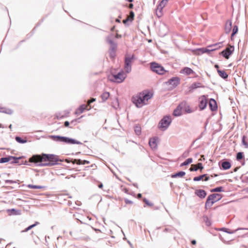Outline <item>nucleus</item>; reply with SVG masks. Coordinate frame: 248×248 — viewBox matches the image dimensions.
I'll return each instance as SVG.
<instances>
[{"mask_svg": "<svg viewBox=\"0 0 248 248\" xmlns=\"http://www.w3.org/2000/svg\"><path fill=\"white\" fill-rule=\"evenodd\" d=\"M171 122V117L170 115H165L158 123V128L162 131H165L169 127Z\"/></svg>", "mask_w": 248, "mask_h": 248, "instance_id": "obj_7", "label": "nucleus"}, {"mask_svg": "<svg viewBox=\"0 0 248 248\" xmlns=\"http://www.w3.org/2000/svg\"><path fill=\"white\" fill-rule=\"evenodd\" d=\"M39 223L37 221H36L34 224L31 225L29 226L28 227H27L25 230L21 231L22 232H27L33 228V227L36 226L38 224H39Z\"/></svg>", "mask_w": 248, "mask_h": 248, "instance_id": "obj_42", "label": "nucleus"}, {"mask_svg": "<svg viewBox=\"0 0 248 248\" xmlns=\"http://www.w3.org/2000/svg\"><path fill=\"white\" fill-rule=\"evenodd\" d=\"M160 29L164 30V32H160V35L164 36L168 33V28L165 24H163L160 26Z\"/></svg>", "mask_w": 248, "mask_h": 248, "instance_id": "obj_37", "label": "nucleus"}, {"mask_svg": "<svg viewBox=\"0 0 248 248\" xmlns=\"http://www.w3.org/2000/svg\"><path fill=\"white\" fill-rule=\"evenodd\" d=\"M133 20H132L130 17H127L126 19L123 20V23L124 24L125 26H128L129 25L130 23L132 22Z\"/></svg>", "mask_w": 248, "mask_h": 248, "instance_id": "obj_50", "label": "nucleus"}, {"mask_svg": "<svg viewBox=\"0 0 248 248\" xmlns=\"http://www.w3.org/2000/svg\"><path fill=\"white\" fill-rule=\"evenodd\" d=\"M202 217H203V221L205 222V223L207 226L209 227L212 225L211 221H210L209 217L207 216L204 215Z\"/></svg>", "mask_w": 248, "mask_h": 248, "instance_id": "obj_41", "label": "nucleus"}, {"mask_svg": "<svg viewBox=\"0 0 248 248\" xmlns=\"http://www.w3.org/2000/svg\"><path fill=\"white\" fill-rule=\"evenodd\" d=\"M150 64L151 70L158 75H163L169 72L161 64L155 62H152Z\"/></svg>", "mask_w": 248, "mask_h": 248, "instance_id": "obj_8", "label": "nucleus"}, {"mask_svg": "<svg viewBox=\"0 0 248 248\" xmlns=\"http://www.w3.org/2000/svg\"><path fill=\"white\" fill-rule=\"evenodd\" d=\"M218 166L221 170H228L232 167L231 160L227 159H223L220 160L218 163Z\"/></svg>", "mask_w": 248, "mask_h": 248, "instance_id": "obj_13", "label": "nucleus"}, {"mask_svg": "<svg viewBox=\"0 0 248 248\" xmlns=\"http://www.w3.org/2000/svg\"><path fill=\"white\" fill-rule=\"evenodd\" d=\"M7 212L9 215H18L21 214V211L16 210L15 208L10 209L7 210Z\"/></svg>", "mask_w": 248, "mask_h": 248, "instance_id": "obj_26", "label": "nucleus"}, {"mask_svg": "<svg viewBox=\"0 0 248 248\" xmlns=\"http://www.w3.org/2000/svg\"><path fill=\"white\" fill-rule=\"evenodd\" d=\"M180 73L181 74H185L186 76H189L192 74H195V72L191 68L188 67L183 68Z\"/></svg>", "mask_w": 248, "mask_h": 248, "instance_id": "obj_21", "label": "nucleus"}, {"mask_svg": "<svg viewBox=\"0 0 248 248\" xmlns=\"http://www.w3.org/2000/svg\"><path fill=\"white\" fill-rule=\"evenodd\" d=\"M234 51V46L227 47L219 53V55L222 56L225 59H229Z\"/></svg>", "mask_w": 248, "mask_h": 248, "instance_id": "obj_11", "label": "nucleus"}, {"mask_svg": "<svg viewBox=\"0 0 248 248\" xmlns=\"http://www.w3.org/2000/svg\"><path fill=\"white\" fill-rule=\"evenodd\" d=\"M106 42L110 45L109 49L112 50H116L117 47V44L110 38L109 36L107 37Z\"/></svg>", "mask_w": 248, "mask_h": 248, "instance_id": "obj_20", "label": "nucleus"}, {"mask_svg": "<svg viewBox=\"0 0 248 248\" xmlns=\"http://www.w3.org/2000/svg\"><path fill=\"white\" fill-rule=\"evenodd\" d=\"M130 18H131L132 20H134V16L135 14L132 11H130Z\"/></svg>", "mask_w": 248, "mask_h": 248, "instance_id": "obj_64", "label": "nucleus"}, {"mask_svg": "<svg viewBox=\"0 0 248 248\" xmlns=\"http://www.w3.org/2000/svg\"><path fill=\"white\" fill-rule=\"evenodd\" d=\"M136 60V56L132 54L131 56H125L124 60V68L126 73H129L132 70V64Z\"/></svg>", "mask_w": 248, "mask_h": 248, "instance_id": "obj_9", "label": "nucleus"}, {"mask_svg": "<svg viewBox=\"0 0 248 248\" xmlns=\"http://www.w3.org/2000/svg\"><path fill=\"white\" fill-rule=\"evenodd\" d=\"M15 140L17 142H18L19 143L24 144L27 142V140L23 139L19 136H16L15 138Z\"/></svg>", "mask_w": 248, "mask_h": 248, "instance_id": "obj_45", "label": "nucleus"}, {"mask_svg": "<svg viewBox=\"0 0 248 248\" xmlns=\"http://www.w3.org/2000/svg\"><path fill=\"white\" fill-rule=\"evenodd\" d=\"M12 159L11 155H8L6 157H1L0 158V163H4L10 161Z\"/></svg>", "mask_w": 248, "mask_h": 248, "instance_id": "obj_34", "label": "nucleus"}, {"mask_svg": "<svg viewBox=\"0 0 248 248\" xmlns=\"http://www.w3.org/2000/svg\"><path fill=\"white\" fill-rule=\"evenodd\" d=\"M127 75L123 69H121L117 74H114L111 72L110 75L108 76V79L112 82L117 83H122L126 78Z\"/></svg>", "mask_w": 248, "mask_h": 248, "instance_id": "obj_4", "label": "nucleus"}, {"mask_svg": "<svg viewBox=\"0 0 248 248\" xmlns=\"http://www.w3.org/2000/svg\"><path fill=\"white\" fill-rule=\"evenodd\" d=\"M75 161H77L76 164L78 165H85L90 164V161L87 160H81L80 159H77Z\"/></svg>", "mask_w": 248, "mask_h": 248, "instance_id": "obj_39", "label": "nucleus"}, {"mask_svg": "<svg viewBox=\"0 0 248 248\" xmlns=\"http://www.w3.org/2000/svg\"><path fill=\"white\" fill-rule=\"evenodd\" d=\"M217 74L219 76L224 80H227L228 78V74L226 73L225 70H218Z\"/></svg>", "mask_w": 248, "mask_h": 248, "instance_id": "obj_24", "label": "nucleus"}, {"mask_svg": "<svg viewBox=\"0 0 248 248\" xmlns=\"http://www.w3.org/2000/svg\"><path fill=\"white\" fill-rule=\"evenodd\" d=\"M142 201H143V202H144L148 206H153V203L152 202H150L146 198H142Z\"/></svg>", "mask_w": 248, "mask_h": 248, "instance_id": "obj_53", "label": "nucleus"}, {"mask_svg": "<svg viewBox=\"0 0 248 248\" xmlns=\"http://www.w3.org/2000/svg\"><path fill=\"white\" fill-rule=\"evenodd\" d=\"M248 230V228H238L235 230H231L229 228L223 227L219 229L220 231H222L223 232H226L229 234H233L235 232L239 230Z\"/></svg>", "mask_w": 248, "mask_h": 248, "instance_id": "obj_18", "label": "nucleus"}, {"mask_svg": "<svg viewBox=\"0 0 248 248\" xmlns=\"http://www.w3.org/2000/svg\"><path fill=\"white\" fill-rule=\"evenodd\" d=\"M158 138L157 137H153L149 139V145L153 150H155L157 148V142Z\"/></svg>", "mask_w": 248, "mask_h": 248, "instance_id": "obj_16", "label": "nucleus"}, {"mask_svg": "<svg viewBox=\"0 0 248 248\" xmlns=\"http://www.w3.org/2000/svg\"><path fill=\"white\" fill-rule=\"evenodd\" d=\"M55 116L57 119H61L65 117V116L62 113H56Z\"/></svg>", "mask_w": 248, "mask_h": 248, "instance_id": "obj_54", "label": "nucleus"}, {"mask_svg": "<svg viewBox=\"0 0 248 248\" xmlns=\"http://www.w3.org/2000/svg\"><path fill=\"white\" fill-rule=\"evenodd\" d=\"M54 196H57V195H50V194L47 193V201H54L57 199H55V197Z\"/></svg>", "mask_w": 248, "mask_h": 248, "instance_id": "obj_58", "label": "nucleus"}, {"mask_svg": "<svg viewBox=\"0 0 248 248\" xmlns=\"http://www.w3.org/2000/svg\"><path fill=\"white\" fill-rule=\"evenodd\" d=\"M183 110L185 111L187 113H190L193 112V110L190 108V106L187 105L186 102L185 107H184V109H183Z\"/></svg>", "mask_w": 248, "mask_h": 248, "instance_id": "obj_47", "label": "nucleus"}, {"mask_svg": "<svg viewBox=\"0 0 248 248\" xmlns=\"http://www.w3.org/2000/svg\"><path fill=\"white\" fill-rule=\"evenodd\" d=\"M28 187L30 188H32V189H40V188H42V186H37V185H31V184L29 185L28 186Z\"/></svg>", "mask_w": 248, "mask_h": 248, "instance_id": "obj_55", "label": "nucleus"}, {"mask_svg": "<svg viewBox=\"0 0 248 248\" xmlns=\"http://www.w3.org/2000/svg\"><path fill=\"white\" fill-rule=\"evenodd\" d=\"M189 170L190 171H196L198 170V168H197L195 164H192L191 165V167L189 168Z\"/></svg>", "mask_w": 248, "mask_h": 248, "instance_id": "obj_56", "label": "nucleus"}, {"mask_svg": "<svg viewBox=\"0 0 248 248\" xmlns=\"http://www.w3.org/2000/svg\"><path fill=\"white\" fill-rule=\"evenodd\" d=\"M12 160L10 161L11 164H17L18 165L24 164L23 162L20 163L19 162V160L23 157V156H19V157L12 156Z\"/></svg>", "mask_w": 248, "mask_h": 248, "instance_id": "obj_28", "label": "nucleus"}, {"mask_svg": "<svg viewBox=\"0 0 248 248\" xmlns=\"http://www.w3.org/2000/svg\"><path fill=\"white\" fill-rule=\"evenodd\" d=\"M70 123L69 121H65L64 122L63 125H64V127H68V128H72L73 126H70Z\"/></svg>", "mask_w": 248, "mask_h": 248, "instance_id": "obj_59", "label": "nucleus"}, {"mask_svg": "<svg viewBox=\"0 0 248 248\" xmlns=\"http://www.w3.org/2000/svg\"><path fill=\"white\" fill-rule=\"evenodd\" d=\"M223 42H218L217 43H215L214 44L210 45L207 46V47H211V48H217L219 46H220V45L222 44Z\"/></svg>", "mask_w": 248, "mask_h": 248, "instance_id": "obj_51", "label": "nucleus"}, {"mask_svg": "<svg viewBox=\"0 0 248 248\" xmlns=\"http://www.w3.org/2000/svg\"><path fill=\"white\" fill-rule=\"evenodd\" d=\"M194 194L201 199H204L207 194V192L205 190L202 189H196L195 190Z\"/></svg>", "mask_w": 248, "mask_h": 248, "instance_id": "obj_19", "label": "nucleus"}, {"mask_svg": "<svg viewBox=\"0 0 248 248\" xmlns=\"http://www.w3.org/2000/svg\"><path fill=\"white\" fill-rule=\"evenodd\" d=\"M17 182L16 181H13L11 180H6L5 181V184H14V183H16Z\"/></svg>", "mask_w": 248, "mask_h": 248, "instance_id": "obj_62", "label": "nucleus"}, {"mask_svg": "<svg viewBox=\"0 0 248 248\" xmlns=\"http://www.w3.org/2000/svg\"><path fill=\"white\" fill-rule=\"evenodd\" d=\"M207 175V173L203 174L193 178L194 181H199L202 180L204 177Z\"/></svg>", "mask_w": 248, "mask_h": 248, "instance_id": "obj_48", "label": "nucleus"}, {"mask_svg": "<svg viewBox=\"0 0 248 248\" xmlns=\"http://www.w3.org/2000/svg\"><path fill=\"white\" fill-rule=\"evenodd\" d=\"M208 95H202L199 97L198 107L200 111L204 110L208 104Z\"/></svg>", "mask_w": 248, "mask_h": 248, "instance_id": "obj_12", "label": "nucleus"}, {"mask_svg": "<svg viewBox=\"0 0 248 248\" xmlns=\"http://www.w3.org/2000/svg\"><path fill=\"white\" fill-rule=\"evenodd\" d=\"M95 101H96L95 98L92 97L89 100H88L87 101L85 100V102H86L87 103H88L89 106H90L91 103L95 102Z\"/></svg>", "mask_w": 248, "mask_h": 248, "instance_id": "obj_57", "label": "nucleus"}, {"mask_svg": "<svg viewBox=\"0 0 248 248\" xmlns=\"http://www.w3.org/2000/svg\"><path fill=\"white\" fill-rule=\"evenodd\" d=\"M242 144L248 149V138L246 135H243L242 137Z\"/></svg>", "mask_w": 248, "mask_h": 248, "instance_id": "obj_32", "label": "nucleus"}, {"mask_svg": "<svg viewBox=\"0 0 248 248\" xmlns=\"http://www.w3.org/2000/svg\"><path fill=\"white\" fill-rule=\"evenodd\" d=\"M232 32L231 35V40L232 41L233 40L234 36L238 33V26L237 24H235L233 25V27L232 29Z\"/></svg>", "mask_w": 248, "mask_h": 248, "instance_id": "obj_25", "label": "nucleus"}, {"mask_svg": "<svg viewBox=\"0 0 248 248\" xmlns=\"http://www.w3.org/2000/svg\"><path fill=\"white\" fill-rule=\"evenodd\" d=\"M29 161L33 163L36 166H46V154L43 153L41 155H34L29 158Z\"/></svg>", "mask_w": 248, "mask_h": 248, "instance_id": "obj_3", "label": "nucleus"}, {"mask_svg": "<svg viewBox=\"0 0 248 248\" xmlns=\"http://www.w3.org/2000/svg\"><path fill=\"white\" fill-rule=\"evenodd\" d=\"M167 2H165L163 0H161L159 2L158 4L156 6V9H155V12H156V15L159 18L161 17L163 15V9L164 7L166 6Z\"/></svg>", "mask_w": 248, "mask_h": 248, "instance_id": "obj_14", "label": "nucleus"}, {"mask_svg": "<svg viewBox=\"0 0 248 248\" xmlns=\"http://www.w3.org/2000/svg\"><path fill=\"white\" fill-rule=\"evenodd\" d=\"M68 194H62L57 195V196H54L55 199H57L60 201L63 200L64 201H66V198H72L71 196L67 197Z\"/></svg>", "mask_w": 248, "mask_h": 248, "instance_id": "obj_27", "label": "nucleus"}, {"mask_svg": "<svg viewBox=\"0 0 248 248\" xmlns=\"http://www.w3.org/2000/svg\"><path fill=\"white\" fill-rule=\"evenodd\" d=\"M83 116H81L80 118H78V119H74L72 121H71L70 122V124H73V125H75L76 124V122L78 120H79L81 118H82Z\"/></svg>", "mask_w": 248, "mask_h": 248, "instance_id": "obj_60", "label": "nucleus"}, {"mask_svg": "<svg viewBox=\"0 0 248 248\" xmlns=\"http://www.w3.org/2000/svg\"><path fill=\"white\" fill-rule=\"evenodd\" d=\"M134 128L136 134L138 136L140 135L141 133V127L138 124H136L134 125Z\"/></svg>", "mask_w": 248, "mask_h": 248, "instance_id": "obj_38", "label": "nucleus"}, {"mask_svg": "<svg viewBox=\"0 0 248 248\" xmlns=\"http://www.w3.org/2000/svg\"><path fill=\"white\" fill-rule=\"evenodd\" d=\"M110 93L108 92H104L101 95L100 97L102 99V102H105L109 97Z\"/></svg>", "mask_w": 248, "mask_h": 248, "instance_id": "obj_31", "label": "nucleus"}, {"mask_svg": "<svg viewBox=\"0 0 248 248\" xmlns=\"http://www.w3.org/2000/svg\"><path fill=\"white\" fill-rule=\"evenodd\" d=\"M198 88L197 84L196 82L193 83L189 87V91L190 93H192L194 90Z\"/></svg>", "mask_w": 248, "mask_h": 248, "instance_id": "obj_49", "label": "nucleus"}, {"mask_svg": "<svg viewBox=\"0 0 248 248\" xmlns=\"http://www.w3.org/2000/svg\"><path fill=\"white\" fill-rule=\"evenodd\" d=\"M62 161L58 155L47 154V167L61 165L62 164L59 162Z\"/></svg>", "mask_w": 248, "mask_h": 248, "instance_id": "obj_10", "label": "nucleus"}, {"mask_svg": "<svg viewBox=\"0 0 248 248\" xmlns=\"http://www.w3.org/2000/svg\"><path fill=\"white\" fill-rule=\"evenodd\" d=\"M222 196L220 194H212L208 195L205 203V209L210 208L216 202L219 201Z\"/></svg>", "mask_w": 248, "mask_h": 248, "instance_id": "obj_5", "label": "nucleus"}, {"mask_svg": "<svg viewBox=\"0 0 248 248\" xmlns=\"http://www.w3.org/2000/svg\"><path fill=\"white\" fill-rule=\"evenodd\" d=\"M197 165L198 166L197 168H198V170H200L201 171H202L204 168L202 164V163H198Z\"/></svg>", "mask_w": 248, "mask_h": 248, "instance_id": "obj_61", "label": "nucleus"}, {"mask_svg": "<svg viewBox=\"0 0 248 248\" xmlns=\"http://www.w3.org/2000/svg\"><path fill=\"white\" fill-rule=\"evenodd\" d=\"M192 162H193L192 158H191V157L188 158L184 162H183V163H182L180 164V167H182L183 166H187V165L190 164V163H191Z\"/></svg>", "mask_w": 248, "mask_h": 248, "instance_id": "obj_40", "label": "nucleus"}, {"mask_svg": "<svg viewBox=\"0 0 248 248\" xmlns=\"http://www.w3.org/2000/svg\"><path fill=\"white\" fill-rule=\"evenodd\" d=\"M232 29V20L228 19L226 21L225 26V31L226 34H229Z\"/></svg>", "mask_w": 248, "mask_h": 248, "instance_id": "obj_22", "label": "nucleus"}, {"mask_svg": "<svg viewBox=\"0 0 248 248\" xmlns=\"http://www.w3.org/2000/svg\"><path fill=\"white\" fill-rule=\"evenodd\" d=\"M153 95V93L150 91H143L138 93L136 95H133L131 101L137 108H140L147 104L146 101L150 99Z\"/></svg>", "mask_w": 248, "mask_h": 248, "instance_id": "obj_1", "label": "nucleus"}, {"mask_svg": "<svg viewBox=\"0 0 248 248\" xmlns=\"http://www.w3.org/2000/svg\"><path fill=\"white\" fill-rule=\"evenodd\" d=\"M209 107L210 110L213 112L216 111L217 110L218 106L217 102L214 98H210L209 102Z\"/></svg>", "mask_w": 248, "mask_h": 248, "instance_id": "obj_17", "label": "nucleus"}, {"mask_svg": "<svg viewBox=\"0 0 248 248\" xmlns=\"http://www.w3.org/2000/svg\"><path fill=\"white\" fill-rule=\"evenodd\" d=\"M193 52L197 55H200L204 53V47H201L192 50Z\"/></svg>", "mask_w": 248, "mask_h": 248, "instance_id": "obj_30", "label": "nucleus"}, {"mask_svg": "<svg viewBox=\"0 0 248 248\" xmlns=\"http://www.w3.org/2000/svg\"><path fill=\"white\" fill-rule=\"evenodd\" d=\"M185 105L186 102H182L179 104L173 111V116L175 117H179L181 116L182 115L183 109H184V107H185Z\"/></svg>", "mask_w": 248, "mask_h": 248, "instance_id": "obj_15", "label": "nucleus"}, {"mask_svg": "<svg viewBox=\"0 0 248 248\" xmlns=\"http://www.w3.org/2000/svg\"><path fill=\"white\" fill-rule=\"evenodd\" d=\"M210 191L211 192H224V187L222 186L216 187L214 188L211 189L210 190Z\"/></svg>", "mask_w": 248, "mask_h": 248, "instance_id": "obj_36", "label": "nucleus"}, {"mask_svg": "<svg viewBox=\"0 0 248 248\" xmlns=\"http://www.w3.org/2000/svg\"><path fill=\"white\" fill-rule=\"evenodd\" d=\"M109 56L111 59H114L116 57V50H108Z\"/></svg>", "mask_w": 248, "mask_h": 248, "instance_id": "obj_46", "label": "nucleus"}, {"mask_svg": "<svg viewBox=\"0 0 248 248\" xmlns=\"http://www.w3.org/2000/svg\"><path fill=\"white\" fill-rule=\"evenodd\" d=\"M190 151L191 150L190 148L188 149L183 153V154L181 155V157L182 158H186L189 155Z\"/></svg>", "mask_w": 248, "mask_h": 248, "instance_id": "obj_52", "label": "nucleus"}, {"mask_svg": "<svg viewBox=\"0 0 248 248\" xmlns=\"http://www.w3.org/2000/svg\"><path fill=\"white\" fill-rule=\"evenodd\" d=\"M47 138H49L54 141L56 142L61 143L65 144L73 145V144H80L83 145L80 141L77 140L75 139L70 138L68 137L63 136L61 135H50L47 136Z\"/></svg>", "mask_w": 248, "mask_h": 248, "instance_id": "obj_2", "label": "nucleus"}, {"mask_svg": "<svg viewBox=\"0 0 248 248\" xmlns=\"http://www.w3.org/2000/svg\"><path fill=\"white\" fill-rule=\"evenodd\" d=\"M124 202L127 204L133 203V202L132 201L128 200V199H124Z\"/></svg>", "mask_w": 248, "mask_h": 248, "instance_id": "obj_63", "label": "nucleus"}, {"mask_svg": "<svg viewBox=\"0 0 248 248\" xmlns=\"http://www.w3.org/2000/svg\"><path fill=\"white\" fill-rule=\"evenodd\" d=\"M186 175V172L184 171L181 170L177 171L176 172L171 174V177L172 178H182Z\"/></svg>", "mask_w": 248, "mask_h": 248, "instance_id": "obj_23", "label": "nucleus"}, {"mask_svg": "<svg viewBox=\"0 0 248 248\" xmlns=\"http://www.w3.org/2000/svg\"><path fill=\"white\" fill-rule=\"evenodd\" d=\"M63 160L62 162H65L67 163H71L73 164H76L77 161H75L77 159H73L71 158H66L65 159H62Z\"/></svg>", "mask_w": 248, "mask_h": 248, "instance_id": "obj_44", "label": "nucleus"}, {"mask_svg": "<svg viewBox=\"0 0 248 248\" xmlns=\"http://www.w3.org/2000/svg\"><path fill=\"white\" fill-rule=\"evenodd\" d=\"M0 112H2L8 114H12L13 113V111L10 108L0 107Z\"/></svg>", "mask_w": 248, "mask_h": 248, "instance_id": "obj_35", "label": "nucleus"}, {"mask_svg": "<svg viewBox=\"0 0 248 248\" xmlns=\"http://www.w3.org/2000/svg\"><path fill=\"white\" fill-rule=\"evenodd\" d=\"M245 158V155L244 152H239L236 154V160L237 161H240L241 160Z\"/></svg>", "mask_w": 248, "mask_h": 248, "instance_id": "obj_33", "label": "nucleus"}, {"mask_svg": "<svg viewBox=\"0 0 248 248\" xmlns=\"http://www.w3.org/2000/svg\"><path fill=\"white\" fill-rule=\"evenodd\" d=\"M86 109V106L85 104L80 105L77 108L76 114H81Z\"/></svg>", "mask_w": 248, "mask_h": 248, "instance_id": "obj_29", "label": "nucleus"}, {"mask_svg": "<svg viewBox=\"0 0 248 248\" xmlns=\"http://www.w3.org/2000/svg\"><path fill=\"white\" fill-rule=\"evenodd\" d=\"M221 47H222V46H219L217 48H211V49H209L208 48L209 47H207L206 48L204 47V53H207L208 54H210L211 52L214 51L216 50H217V49L220 48Z\"/></svg>", "mask_w": 248, "mask_h": 248, "instance_id": "obj_43", "label": "nucleus"}, {"mask_svg": "<svg viewBox=\"0 0 248 248\" xmlns=\"http://www.w3.org/2000/svg\"><path fill=\"white\" fill-rule=\"evenodd\" d=\"M181 79L178 77H172L167 81L163 82L164 85L168 86V90L172 91L180 84Z\"/></svg>", "mask_w": 248, "mask_h": 248, "instance_id": "obj_6", "label": "nucleus"}]
</instances>
